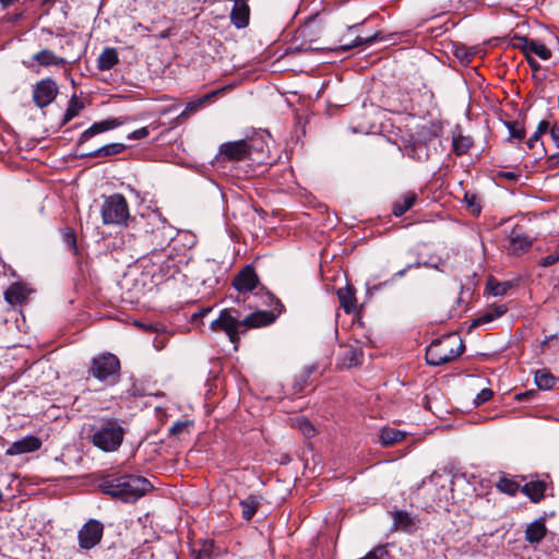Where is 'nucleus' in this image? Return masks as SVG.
I'll return each instance as SVG.
<instances>
[{
	"instance_id": "obj_26",
	"label": "nucleus",
	"mask_w": 559,
	"mask_h": 559,
	"mask_svg": "<svg viewBox=\"0 0 559 559\" xmlns=\"http://www.w3.org/2000/svg\"><path fill=\"white\" fill-rule=\"evenodd\" d=\"M496 488L506 495L515 496L522 486L516 477L502 474L496 483Z\"/></svg>"
},
{
	"instance_id": "obj_3",
	"label": "nucleus",
	"mask_w": 559,
	"mask_h": 559,
	"mask_svg": "<svg viewBox=\"0 0 559 559\" xmlns=\"http://www.w3.org/2000/svg\"><path fill=\"white\" fill-rule=\"evenodd\" d=\"M124 433L118 419H102L92 427L88 441L104 452H116L123 442Z\"/></svg>"
},
{
	"instance_id": "obj_1",
	"label": "nucleus",
	"mask_w": 559,
	"mask_h": 559,
	"mask_svg": "<svg viewBox=\"0 0 559 559\" xmlns=\"http://www.w3.org/2000/svg\"><path fill=\"white\" fill-rule=\"evenodd\" d=\"M275 319L276 316L270 311L251 312L241 319L237 309L228 308L221 311L218 318L211 322L210 328L213 332L226 333L235 349H237L241 333L247 329L269 325Z\"/></svg>"
},
{
	"instance_id": "obj_42",
	"label": "nucleus",
	"mask_w": 559,
	"mask_h": 559,
	"mask_svg": "<svg viewBox=\"0 0 559 559\" xmlns=\"http://www.w3.org/2000/svg\"><path fill=\"white\" fill-rule=\"evenodd\" d=\"M558 262H559V246L556 248V250L552 253L542 258L538 261V265L542 267H548Z\"/></svg>"
},
{
	"instance_id": "obj_29",
	"label": "nucleus",
	"mask_w": 559,
	"mask_h": 559,
	"mask_svg": "<svg viewBox=\"0 0 559 559\" xmlns=\"http://www.w3.org/2000/svg\"><path fill=\"white\" fill-rule=\"evenodd\" d=\"M118 52L115 48H106L97 59V68L100 71L112 69L118 63Z\"/></svg>"
},
{
	"instance_id": "obj_30",
	"label": "nucleus",
	"mask_w": 559,
	"mask_h": 559,
	"mask_svg": "<svg viewBox=\"0 0 559 559\" xmlns=\"http://www.w3.org/2000/svg\"><path fill=\"white\" fill-rule=\"evenodd\" d=\"M218 92L207 93L194 100L189 102L186 105L185 110L178 116V118H188L190 115L197 112L201 109L212 97H214Z\"/></svg>"
},
{
	"instance_id": "obj_53",
	"label": "nucleus",
	"mask_w": 559,
	"mask_h": 559,
	"mask_svg": "<svg viewBox=\"0 0 559 559\" xmlns=\"http://www.w3.org/2000/svg\"><path fill=\"white\" fill-rule=\"evenodd\" d=\"M527 61L530 63V67L533 69V70H539L540 66L539 63L534 60L533 58H531L530 56L527 57Z\"/></svg>"
},
{
	"instance_id": "obj_25",
	"label": "nucleus",
	"mask_w": 559,
	"mask_h": 559,
	"mask_svg": "<svg viewBox=\"0 0 559 559\" xmlns=\"http://www.w3.org/2000/svg\"><path fill=\"white\" fill-rule=\"evenodd\" d=\"M405 437L406 432L392 427H383L379 432V441L383 447L394 445L403 441Z\"/></svg>"
},
{
	"instance_id": "obj_33",
	"label": "nucleus",
	"mask_w": 559,
	"mask_h": 559,
	"mask_svg": "<svg viewBox=\"0 0 559 559\" xmlns=\"http://www.w3.org/2000/svg\"><path fill=\"white\" fill-rule=\"evenodd\" d=\"M473 144V141L469 136H464L462 134H459L453 138V152L461 156L468 152Z\"/></svg>"
},
{
	"instance_id": "obj_10",
	"label": "nucleus",
	"mask_w": 559,
	"mask_h": 559,
	"mask_svg": "<svg viewBox=\"0 0 559 559\" xmlns=\"http://www.w3.org/2000/svg\"><path fill=\"white\" fill-rule=\"evenodd\" d=\"M58 91L53 79H43L33 86V100L38 108H45L56 99Z\"/></svg>"
},
{
	"instance_id": "obj_2",
	"label": "nucleus",
	"mask_w": 559,
	"mask_h": 559,
	"mask_svg": "<svg viewBox=\"0 0 559 559\" xmlns=\"http://www.w3.org/2000/svg\"><path fill=\"white\" fill-rule=\"evenodd\" d=\"M151 488L152 485L145 477L121 472L109 473L99 480L102 492L124 503L135 502Z\"/></svg>"
},
{
	"instance_id": "obj_55",
	"label": "nucleus",
	"mask_w": 559,
	"mask_h": 559,
	"mask_svg": "<svg viewBox=\"0 0 559 559\" xmlns=\"http://www.w3.org/2000/svg\"><path fill=\"white\" fill-rule=\"evenodd\" d=\"M421 265H424V266H432V265L430 264V262H424V263H421V262H420V266H421Z\"/></svg>"
},
{
	"instance_id": "obj_52",
	"label": "nucleus",
	"mask_w": 559,
	"mask_h": 559,
	"mask_svg": "<svg viewBox=\"0 0 559 559\" xmlns=\"http://www.w3.org/2000/svg\"><path fill=\"white\" fill-rule=\"evenodd\" d=\"M389 283H391V281H385V282H382V283H379V284H376L373 286H368L367 288V292L369 294H372L373 292H377V290H380L382 289L384 286H386Z\"/></svg>"
},
{
	"instance_id": "obj_27",
	"label": "nucleus",
	"mask_w": 559,
	"mask_h": 559,
	"mask_svg": "<svg viewBox=\"0 0 559 559\" xmlns=\"http://www.w3.org/2000/svg\"><path fill=\"white\" fill-rule=\"evenodd\" d=\"M262 497L250 495L240 501L242 518L250 521L261 506Z\"/></svg>"
},
{
	"instance_id": "obj_31",
	"label": "nucleus",
	"mask_w": 559,
	"mask_h": 559,
	"mask_svg": "<svg viewBox=\"0 0 559 559\" xmlns=\"http://www.w3.org/2000/svg\"><path fill=\"white\" fill-rule=\"evenodd\" d=\"M556 377L546 369L537 370L535 372V383L542 390L552 389L556 384Z\"/></svg>"
},
{
	"instance_id": "obj_49",
	"label": "nucleus",
	"mask_w": 559,
	"mask_h": 559,
	"mask_svg": "<svg viewBox=\"0 0 559 559\" xmlns=\"http://www.w3.org/2000/svg\"><path fill=\"white\" fill-rule=\"evenodd\" d=\"M550 138L554 144L559 147V126L554 124L551 128L549 127Z\"/></svg>"
},
{
	"instance_id": "obj_12",
	"label": "nucleus",
	"mask_w": 559,
	"mask_h": 559,
	"mask_svg": "<svg viewBox=\"0 0 559 559\" xmlns=\"http://www.w3.org/2000/svg\"><path fill=\"white\" fill-rule=\"evenodd\" d=\"M186 263L185 254H173L168 252L165 260L162 261L158 271L154 273L153 277L157 278L158 282L174 278L176 274L180 273L182 264Z\"/></svg>"
},
{
	"instance_id": "obj_47",
	"label": "nucleus",
	"mask_w": 559,
	"mask_h": 559,
	"mask_svg": "<svg viewBox=\"0 0 559 559\" xmlns=\"http://www.w3.org/2000/svg\"><path fill=\"white\" fill-rule=\"evenodd\" d=\"M150 134V131L146 127L134 130L128 135L130 140H141L146 138Z\"/></svg>"
},
{
	"instance_id": "obj_50",
	"label": "nucleus",
	"mask_w": 559,
	"mask_h": 559,
	"mask_svg": "<svg viewBox=\"0 0 559 559\" xmlns=\"http://www.w3.org/2000/svg\"><path fill=\"white\" fill-rule=\"evenodd\" d=\"M212 310L211 307H207V308H202L200 309L199 311L194 312L192 316H191V321L192 322H197L199 320H201L202 318H204L210 311Z\"/></svg>"
},
{
	"instance_id": "obj_34",
	"label": "nucleus",
	"mask_w": 559,
	"mask_h": 559,
	"mask_svg": "<svg viewBox=\"0 0 559 559\" xmlns=\"http://www.w3.org/2000/svg\"><path fill=\"white\" fill-rule=\"evenodd\" d=\"M393 521H394V525L397 528H402V530H407L411 526H413V524H414L413 519L409 515V513L406 511H402V510L394 512Z\"/></svg>"
},
{
	"instance_id": "obj_20",
	"label": "nucleus",
	"mask_w": 559,
	"mask_h": 559,
	"mask_svg": "<svg viewBox=\"0 0 559 559\" xmlns=\"http://www.w3.org/2000/svg\"><path fill=\"white\" fill-rule=\"evenodd\" d=\"M547 483L544 480H532L522 486L521 491L534 503L539 502L545 497Z\"/></svg>"
},
{
	"instance_id": "obj_56",
	"label": "nucleus",
	"mask_w": 559,
	"mask_h": 559,
	"mask_svg": "<svg viewBox=\"0 0 559 559\" xmlns=\"http://www.w3.org/2000/svg\"><path fill=\"white\" fill-rule=\"evenodd\" d=\"M43 32H47L48 34H52L51 31L43 28Z\"/></svg>"
},
{
	"instance_id": "obj_54",
	"label": "nucleus",
	"mask_w": 559,
	"mask_h": 559,
	"mask_svg": "<svg viewBox=\"0 0 559 559\" xmlns=\"http://www.w3.org/2000/svg\"><path fill=\"white\" fill-rule=\"evenodd\" d=\"M314 370V367H309L306 371V376L309 377Z\"/></svg>"
},
{
	"instance_id": "obj_35",
	"label": "nucleus",
	"mask_w": 559,
	"mask_h": 559,
	"mask_svg": "<svg viewBox=\"0 0 559 559\" xmlns=\"http://www.w3.org/2000/svg\"><path fill=\"white\" fill-rule=\"evenodd\" d=\"M407 156L416 160H426L428 158L427 146L419 142L407 148Z\"/></svg>"
},
{
	"instance_id": "obj_48",
	"label": "nucleus",
	"mask_w": 559,
	"mask_h": 559,
	"mask_svg": "<svg viewBox=\"0 0 559 559\" xmlns=\"http://www.w3.org/2000/svg\"><path fill=\"white\" fill-rule=\"evenodd\" d=\"M419 266H420V261H416V262H414V263H409V264H407L403 270L397 271V272L393 275V277H392L391 282H393V281H394V278H396V277H403V276L406 274V272H407L408 270H411V269H413V267H419Z\"/></svg>"
},
{
	"instance_id": "obj_58",
	"label": "nucleus",
	"mask_w": 559,
	"mask_h": 559,
	"mask_svg": "<svg viewBox=\"0 0 559 559\" xmlns=\"http://www.w3.org/2000/svg\"><path fill=\"white\" fill-rule=\"evenodd\" d=\"M2 500V493L0 492V501Z\"/></svg>"
},
{
	"instance_id": "obj_21",
	"label": "nucleus",
	"mask_w": 559,
	"mask_h": 559,
	"mask_svg": "<svg viewBox=\"0 0 559 559\" xmlns=\"http://www.w3.org/2000/svg\"><path fill=\"white\" fill-rule=\"evenodd\" d=\"M127 145L123 143H110L106 144L97 150L82 153L80 154L81 158L88 157V158H96V157H109L114 155L121 154L123 151H126Z\"/></svg>"
},
{
	"instance_id": "obj_38",
	"label": "nucleus",
	"mask_w": 559,
	"mask_h": 559,
	"mask_svg": "<svg viewBox=\"0 0 559 559\" xmlns=\"http://www.w3.org/2000/svg\"><path fill=\"white\" fill-rule=\"evenodd\" d=\"M506 127L509 130L510 138L523 140L525 138V128L518 121H507Z\"/></svg>"
},
{
	"instance_id": "obj_23",
	"label": "nucleus",
	"mask_w": 559,
	"mask_h": 559,
	"mask_svg": "<svg viewBox=\"0 0 559 559\" xmlns=\"http://www.w3.org/2000/svg\"><path fill=\"white\" fill-rule=\"evenodd\" d=\"M337 297L340 300L341 307L344 309L346 313H352L356 310V297H355V288L350 285L342 287L337 290Z\"/></svg>"
},
{
	"instance_id": "obj_37",
	"label": "nucleus",
	"mask_w": 559,
	"mask_h": 559,
	"mask_svg": "<svg viewBox=\"0 0 559 559\" xmlns=\"http://www.w3.org/2000/svg\"><path fill=\"white\" fill-rule=\"evenodd\" d=\"M549 129V122L546 120H542L536 131L533 133V135L527 140L526 145L530 150H532L535 144L539 141L540 136L545 134Z\"/></svg>"
},
{
	"instance_id": "obj_16",
	"label": "nucleus",
	"mask_w": 559,
	"mask_h": 559,
	"mask_svg": "<svg viewBox=\"0 0 559 559\" xmlns=\"http://www.w3.org/2000/svg\"><path fill=\"white\" fill-rule=\"evenodd\" d=\"M41 447V440L33 435L26 436L21 440L13 442L5 451L9 456L29 453L38 450Z\"/></svg>"
},
{
	"instance_id": "obj_5",
	"label": "nucleus",
	"mask_w": 559,
	"mask_h": 559,
	"mask_svg": "<svg viewBox=\"0 0 559 559\" xmlns=\"http://www.w3.org/2000/svg\"><path fill=\"white\" fill-rule=\"evenodd\" d=\"M120 360L111 353H103L93 357L88 374L99 382L114 385L120 378Z\"/></svg>"
},
{
	"instance_id": "obj_57",
	"label": "nucleus",
	"mask_w": 559,
	"mask_h": 559,
	"mask_svg": "<svg viewBox=\"0 0 559 559\" xmlns=\"http://www.w3.org/2000/svg\"><path fill=\"white\" fill-rule=\"evenodd\" d=\"M555 157H558V158H559V153H557V154H555V155L552 156V158H555Z\"/></svg>"
},
{
	"instance_id": "obj_43",
	"label": "nucleus",
	"mask_w": 559,
	"mask_h": 559,
	"mask_svg": "<svg viewBox=\"0 0 559 559\" xmlns=\"http://www.w3.org/2000/svg\"><path fill=\"white\" fill-rule=\"evenodd\" d=\"M488 287H489L490 293L493 296H502L509 289L510 284L509 283H499V282L488 283Z\"/></svg>"
},
{
	"instance_id": "obj_46",
	"label": "nucleus",
	"mask_w": 559,
	"mask_h": 559,
	"mask_svg": "<svg viewBox=\"0 0 559 559\" xmlns=\"http://www.w3.org/2000/svg\"><path fill=\"white\" fill-rule=\"evenodd\" d=\"M379 36H380V34L377 33V34H374L372 36H369V37H366V38L357 37L355 39V43H354L353 47H358V46H362V45H371V44H373L374 41H377L379 39Z\"/></svg>"
},
{
	"instance_id": "obj_19",
	"label": "nucleus",
	"mask_w": 559,
	"mask_h": 559,
	"mask_svg": "<svg viewBox=\"0 0 559 559\" xmlns=\"http://www.w3.org/2000/svg\"><path fill=\"white\" fill-rule=\"evenodd\" d=\"M522 41V49L528 56L530 53H534L539 57L542 60H548L551 58L550 49L540 40L531 39L526 37L520 38Z\"/></svg>"
},
{
	"instance_id": "obj_45",
	"label": "nucleus",
	"mask_w": 559,
	"mask_h": 559,
	"mask_svg": "<svg viewBox=\"0 0 559 559\" xmlns=\"http://www.w3.org/2000/svg\"><path fill=\"white\" fill-rule=\"evenodd\" d=\"M189 423L188 421H177L169 428V435L178 436L187 430Z\"/></svg>"
},
{
	"instance_id": "obj_44",
	"label": "nucleus",
	"mask_w": 559,
	"mask_h": 559,
	"mask_svg": "<svg viewBox=\"0 0 559 559\" xmlns=\"http://www.w3.org/2000/svg\"><path fill=\"white\" fill-rule=\"evenodd\" d=\"M493 393L490 389H483L477 395H476V399H475V404L476 405H480V404H484L486 403L487 401H489L491 397H492Z\"/></svg>"
},
{
	"instance_id": "obj_14",
	"label": "nucleus",
	"mask_w": 559,
	"mask_h": 559,
	"mask_svg": "<svg viewBox=\"0 0 559 559\" xmlns=\"http://www.w3.org/2000/svg\"><path fill=\"white\" fill-rule=\"evenodd\" d=\"M259 284L258 275L251 265H246L233 280V286L239 293H249Z\"/></svg>"
},
{
	"instance_id": "obj_18",
	"label": "nucleus",
	"mask_w": 559,
	"mask_h": 559,
	"mask_svg": "<svg viewBox=\"0 0 559 559\" xmlns=\"http://www.w3.org/2000/svg\"><path fill=\"white\" fill-rule=\"evenodd\" d=\"M417 200L418 194L415 191L402 193L392 204V214L395 217H401L415 205Z\"/></svg>"
},
{
	"instance_id": "obj_4",
	"label": "nucleus",
	"mask_w": 559,
	"mask_h": 559,
	"mask_svg": "<svg viewBox=\"0 0 559 559\" xmlns=\"http://www.w3.org/2000/svg\"><path fill=\"white\" fill-rule=\"evenodd\" d=\"M464 349L463 340L459 334H447L433 340L427 347L426 361L430 366H441L461 356Z\"/></svg>"
},
{
	"instance_id": "obj_11",
	"label": "nucleus",
	"mask_w": 559,
	"mask_h": 559,
	"mask_svg": "<svg viewBox=\"0 0 559 559\" xmlns=\"http://www.w3.org/2000/svg\"><path fill=\"white\" fill-rule=\"evenodd\" d=\"M250 145L246 140L226 142L219 146L217 159L221 162H240L249 158Z\"/></svg>"
},
{
	"instance_id": "obj_8",
	"label": "nucleus",
	"mask_w": 559,
	"mask_h": 559,
	"mask_svg": "<svg viewBox=\"0 0 559 559\" xmlns=\"http://www.w3.org/2000/svg\"><path fill=\"white\" fill-rule=\"evenodd\" d=\"M22 63L26 69L38 73L39 69L37 67L46 69L50 67L64 68L69 62L52 50L44 48L34 53L29 60H23Z\"/></svg>"
},
{
	"instance_id": "obj_6",
	"label": "nucleus",
	"mask_w": 559,
	"mask_h": 559,
	"mask_svg": "<svg viewBox=\"0 0 559 559\" xmlns=\"http://www.w3.org/2000/svg\"><path fill=\"white\" fill-rule=\"evenodd\" d=\"M102 219L105 225H122L129 218V205L122 194L115 193L105 199L102 205Z\"/></svg>"
},
{
	"instance_id": "obj_39",
	"label": "nucleus",
	"mask_w": 559,
	"mask_h": 559,
	"mask_svg": "<svg viewBox=\"0 0 559 559\" xmlns=\"http://www.w3.org/2000/svg\"><path fill=\"white\" fill-rule=\"evenodd\" d=\"M361 354L354 347L344 348V358L348 367L357 366L360 362Z\"/></svg>"
},
{
	"instance_id": "obj_22",
	"label": "nucleus",
	"mask_w": 559,
	"mask_h": 559,
	"mask_svg": "<svg viewBox=\"0 0 559 559\" xmlns=\"http://www.w3.org/2000/svg\"><path fill=\"white\" fill-rule=\"evenodd\" d=\"M508 311V308L504 305L495 306L493 308L487 309L476 319H474L471 323V328H477L483 324L490 323L496 319L500 318Z\"/></svg>"
},
{
	"instance_id": "obj_9",
	"label": "nucleus",
	"mask_w": 559,
	"mask_h": 559,
	"mask_svg": "<svg viewBox=\"0 0 559 559\" xmlns=\"http://www.w3.org/2000/svg\"><path fill=\"white\" fill-rule=\"evenodd\" d=\"M104 534V524L91 519L79 531L78 539L80 548L90 550L98 545Z\"/></svg>"
},
{
	"instance_id": "obj_15",
	"label": "nucleus",
	"mask_w": 559,
	"mask_h": 559,
	"mask_svg": "<svg viewBox=\"0 0 559 559\" xmlns=\"http://www.w3.org/2000/svg\"><path fill=\"white\" fill-rule=\"evenodd\" d=\"M122 121L119 118H109L102 121L94 122L88 129H86L79 138V146L83 145L90 139L96 134L112 130L121 126Z\"/></svg>"
},
{
	"instance_id": "obj_51",
	"label": "nucleus",
	"mask_w": 559,
	"mask_h": 559,
	"mask_svg": "<svg viewBox=\"0 0 559 559\" xmlns=\"http://www.w3.org/2000/svg\"><path fill=\"white\" fill-rule=\"evenodd\" d=\"M499 176L510 181H516L519 179V175L513 171H501L499 173Z\"/></svg>"
},
{
	"instance_id": "obj_28",
	"label": "nucleus",
	"mask_w": 559,
	"mask_h": 559,
	"mask_svg": "<svg viewBox=\"0 0 559 559\" xmlns=\"http://www.w3.org/2000/svg\"><path fill=\"white\" fill-rule=\"evenodd\" d=\"M27 298V290L24 285L20 283L12 284L4 292V299L10 305H20Z\"/></svg>"
},
{
	"instance_id": "obj_40",
	"label": "nucleus",
	"mask_w": 559,
	"mask_h": 559,
	"mask_svg": "<svg viewBox=\"0 0 559 559\" xmlns=\"http://www.w3.org/2000/svg\"><path fill=\"white\" fill-rule=\"evenodd\" d=\"M296 424H297L298 429L302 432V435L306 438H311L314 436L316 429L308 419H306L304 417L297 418Z\"/></svg>"
},
{
	"instance_id": "obj_7",
	"label": "nucleus",
	"mask_w": 559,
	"mask_h": 559,
	"mask_svg": "<svg viewBox=\"0 0 559 559\" xmlns=\"http://www.w3.org/2000/svg\"><path fill=\"white\" fill-rule=\"evenodd\" d=\"M156 225V230L143 236L146 241L153 247L152 259L159 258V251L164 250L166 246L174 239V229L166 219H153Z\"/></svg>"
},
{
	"instance_id": "obj_13",
	"label": "nucleus",
	"mask_w": 559,
	"mask_h": 559,
	"mask_svg": "<svg viewBox=\"0 0 559 559\" xmlns=\"http://www.w3.org/2000/svg\"><path fill=\"white\" fill-rule=\"evenodd\" d=\"M534 242V238L525 234L522 228L514 227L508 236L507 250L512 255H521L527 252Z\"/></svg>"
},
{
	"instance_id": "obj_32",
	"label": "nucleus",
	"mask_w": 559,
	"mask_h": 559,
	"mask_svg": "<svg viewBox=\"0 0 559 559\" xmlns=\"http://www.w3.org/2000/svg\"><path fill=\"white\" fill-rule=\"evenodd\" d=\"M153 219H166L162 216V214L158 211H152L147 213L146 215L141 216V221L139 222L140 225H142L144 229V235L146 236L154 230H156V225L153 223Z\"/></svg>"
},
{
	"instance_id": "obj_36",
	"label": "nucleus",
	"mask_w": 559,
	"mask_h": 559,
	"mask_svg": "<svg viewBox=\"0 0 559 559\" xmlns=\"http://www.w3.org/2000/svg\"><path fill=\"white\" fill-rule=\"evenodd\" d=\"M83 108V104L80 103L75 95H73L69 102L68 108L64 114L63 123L69 122L75 116L79 115L80 110Z\"/></svg>"
},
{
	"instance_id": "obj_24",
	"label": "nucleus",
	"mask_w": 559,
	"mask_h": 559,
	"mask_svg": "<svg viewBox=\"0 0 559 559\" xmlns=\"http://www.w3.org/2000/svg\"><path fill=\"white\" fill-rule=\"evenodd\" d=\"M547 527L545 522L540 520H536L531 523L525 530V539L530 544H538L546 536Z\"/></svg>"
},
{
	"instance_id": "obj_41",
	"label": "nucleus",
	"mask_w": 559,
	"mask_h": 559,
	"mask_svg": "<svg viewBox=\"0 0 559 559\" xmlns=\"http://www.w3.org/2000/svg\"><path fill=\"white\" fill-rule=\"evenodd\" d=\"M62 237H63L64 243L69 247V249L73 250V252L76 253V251H78L76 235H75L74 229L69 228V227L66 228Z\"/></svg>"
},
{
	"instance_id": "obj_17",
	"label": "nucleus",
	"mask_w": 559,
	"mask_h": 559,
	"mask_svg": "<svg viewBox=\"0 0 559 559\" xmlns=\"http://www.w3.org/2000/svg\"><path fill=\"white\" fill-rule=\"evenodd\" d=\"M250 9L246 0H234V5L230 12L231 23L237 28H243L249 23Z\"/></svg>"
}]
</instances>
